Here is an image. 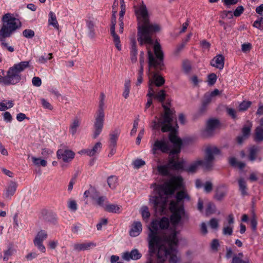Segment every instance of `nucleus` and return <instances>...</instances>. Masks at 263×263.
<instances>
[{
    "mask_svg": "<svg viewBox=\"0 0 263 263\" xmlns=\"http://www.w3.org/2000/svg\"><path fill=\"white\" fill-rule=\"evenodd\" d=\"M176 201H171L170 209L172 213L170 221L172 227L167 230V233L160 234L159 230H165L168 228L170 221L168 218L164 217L161 219H155L152 221L148 228L149 232L147 240L148 247H173L177 245L178 239L177 237V226H182L184 220L188 219V215L185 213L183 204L181 202L183 199L189 200L186 193L183 191L178 192L176 195Z\"/></svg>",
    "mask_w": 263,
    "mask_h": 263,
    "instance_id": "obj_1",
    "label": "nucleus"
},
{
    "mask_svg": "<svg viewBox=\"0 0 263 263\" xmlns=\"http://www.w3.org/2000/svg\"><path fill=\"white\" fill-rule=\"evenodd\" d=\"M182 184V179L179 176H173L163 185H157L153 195L149 197V203L152 204L157 215H162L165 213L168 196L174 193Z\"/></svg>",
    "mask_w": 263,
    "mask_h": 263,
    "instance_id": "obj_2",
    "label": "nucleus"
},
{
    "mask_svg": "<svg viewBox=\"0 0 263 263\" xmlns=\"http://www.w3.org/2000/svg\"><path fill=\"white\" fill-rule=\"evenodd\" d=\"M154 53L147 47L149 82L147 96L149 97L154 95L155 86L160 87L165 82L164 79L156 72L162 70L164 67L163 53L158 43H156L154 45Z\"/></svg>",
    "mask_w": 263,
    "mask_h": 263,
    "instance_id": "obj_3",
    "label": "nucleus"
},
{
    "mask_svg": "<svg viewBox=\"0 0 263 263\" xmlns=\"http://www.w3.org/2000/svg\"><path fill=\"white\" fill-rule=\"evenodd\" d=\"M134 8L138 22V41L141 45L143 44L153 45L152 35L160 30V26L150 22L149 14L143 3Z\"/></svg>",
    "mask_w": 263,
    "mask_h": 263,
    "instance_id": "obj_4",
    "label": "nucleus"
},
{
    "mask_svg": "<svg viewBox=\"0 0 263 263\" xmlns=\"http://www.w3.org/2000/svg\"><path fill=\"white\" fill-rule=\"evenodd\" d=\"M169 139L173 145V148L169 154V161L167 165H160L158 171L160 174L164 176L169 174V168L179 171L183 167V162L179 161L178 154L180 153L182 141L176 135L174 131H172L169 135Z\"/></svg>",
    "mask_w": 263,
    "mask_h": 263,
    "instance_id": "obj_5",
    "label": "nucleus"
},
{
    "mask_svg": "<svg viewBox=\"0 0 263 263\" xmlns=\"http://www.w3.org/2000/svg\"><path fill=\"white\" fill-rule=\"evenodd\" d=\"M219 149L215 146H208L205 149V157L204 160L198 159L189 164L185 165L184 160L183 167L180 170H183L187 173H194L196 172L200 166L206 171H210L214 166L215 156L219 154Z\"/></svg>",
    "mask_w": 263,
    "mask_h": 263,
    "instance_id": "obj_6",
    "label": "nucleus"
},
{
    "mask_svg": "<svg viewBox=\"0 0 263 263\" xmlns=\"http://www.w3.org/2000/svg\"><path fill=\"white\" fill-rule=\"evenodd\" d=\"M2 25L0 29V41L9 37L17 30L21 28L22 23L13 14L7 13L2 18Z\"/></svg>",
    "mask_w": 263,
    "mask_h": 263,
    "instance_id": "obj_7",
    "label": "nucleus"
},
{
    "mask_svg": "<svg viewBox=\"0 0 263 263\" xmlns=\"http://www.w3.org/2000/svg\"><path fill=\"white\" fill-rule=\"evenodd\" d=\"M29 67V61H23L10 67L7 74L1 77V83L6 85H15L21 80V72Z\"/></svg>",
    "mask_w": 263,
    "mask_h": 263,
    "instance_id": "obj_8",
    "label": "nucleus"
},
{
    "mask_svg": "<svg viewBox=\"0 0 263 263\" xmlns=\"http://www.w3.org/2000/svg\"><path fill=\"white\" fill-rule=\"evenodd\" d=\"M152 257L156 256L160 262L168 259L170 263H177L179 260L176 248H149Z\"/></svg>",
    "mask_w": 263,
    "mask_h": 263,
    "instance_id": "obj_9",
    "label": "nucleus"
},
{
    "mask_svg": "<svg viewBox=\"0 0 263 263\" xmlns=\"http://www.w3.org/2000/svg\"><path fill=\"white\" fill-rule=\"evenodd\" d=\"M170 104L164 105L163 107L164 110V114L162 118L159 119L157 121H154V127L157 129L161 127L163 132H166L172 130L171 123L173 120V110H171L168 106Z\"/></svg>",
    "mask_w": 263,
    "mask_h": 263,
    "instance_id": "obj_10",
    "label": "nucleus"
},
{
    "mask_svg": "<svg viewBox=\"0 0 263 263\" xmlns=\"http://www.w3.org/2000/svg\"><path fill=\"white\" fill-rule=\"evenodd\" d=\"M157 151H160L163 153H168L170 151L168 146V142L166 139L157 140L152 145V152L155 155Z\"/></svg>",
    "mask_w": 263,
    "mask_h": 263,
    "instance_id": "obj_11",
    "label": "nucleus"
},
{
    "mask_svg": "<svg viewBox=\"0 0 263 263\" xmlns=\"http://www.w3.org/2000/svg\"><path fill=\"white\" fill-rule=\"evenodd\" d=\"M219 120L216 119H210L208 120L205 128L202 132L204 137H210L213 135L215 130L219 127Z\"/></svg>",
    "mask_w": 263,
    "mask_h": 263,
    "instance_id": "obj_12",
    "label": "nucleus"
},
{
    "mask_svg": "<svg viewBox=\"0 0 263 263\" xmlns=\"http://www.w3.org/2000/svg\"><path fill=\"white\" fill-rule=\"evenodd\" d=\"M104 116L96 115L94 123L95 130L92 138L96 139L100 134L103 127Z\"/></svg>",
    "mask_w": 263,
    "mask_h": 263,
    "instance_id": "obj_13",
    "label": "nucleus"
},
{
    "mask_svg": "<svg viewBox=\"0 0 263 263\" xmlns=\"http://www.w3.org/2000/svg\"><path fill=\"white\" fill-rule=\"evenodd\" d=\"M57 154L58 158L62 159L64 162L71 161L74 156V153L72 151L64 148L59 149Z\"/></svg>",
    "mask_w": 263,
    "mask_h": 263,
    "instance_id": "obj_14",
    "label": "nucleus"
},
{
    "mask_svg": "<svg viewBox=\"0 0 263 263\" xmlns=\"http://www.w3.org/2000/svg\"><path fill=\"white\" fill-rule=\"evenodd\" d=\"M17 187V184L14 181L10 182L4 191V197L10 199L15 194Z\"/></svg>",
    "mask_w": 263,
    "mask_h": 263,
    "instance_id": "obj_15",
    "label": "nucleus"
},
{
    "mask_svg": "<svg viewBox=\"0 0 263 263\" xmlns=\"http://www.w3.org/2000/svg\"><path fill=\"white\" fill-rule=\"evenodd\" d=\"M102 149V143L100 142H97L92 148L83 149L80 152V154H85L87 155L92 157L98 154Z\"/></svg>",
    "mask_w": 263,
    "mask_h": 263,
    "instance_id": "obj_16",
    "label": "nucleus"
},
{
    "mask_svg": "<svg viewBox=\"0 0 263 263\" xmlns=\"http://www.w3.org/2000/svg\"><path fill=\"white\" fill-rule=\"evenodd\" d=\"M224 58L221 54H218L214 57L210 62V65L219 70L224 67Z\"/></svg>",
    "mask_w": 263,
    "mask_h": 263,
    "instance_id": "obj_17",
    "label": "nucleus"
},
{
    "mask_svg": "<svg viewBox=\"0 0 263 263\" xmlns=\"http://www.w3.org/2000/svg\"><path fill=\"white\" fill-rule=\"evenodd\" d=\"M141 254L137 249L133 250L130 252H126L122 253V257L126 261L130 259L138 260L141 257Z\"/></svg>",
    "mask_w": 263,
    "mask_h": 263,
    "instance_id": "obj_18",
    "label": "nucleus"
},
{
    "mask_svg": "<svg viewBox=\"0 0 263 263\" xmlns=\"http://www.w3.org/2000/svg\"><path fill=\"white\" fill-rule=\"evenodd\" d=\"M47 237V232L44 230H41L37 233L35 236L33 242L35 246L37 247H44L43 242Z\"/></svg>",
    "mask_w": 263,
    "mask_h": 263,
    "instance_id": "obj_19",
    "label": "nucleus"
},
{
    "mask_svg": "<svg viewBox=\"0 0 263 263\" xmlns=\"http://www.w3.org/2000/svg\"><path fill=\"white\" fill-rule=\"evenodd\" d=\"M142 224L140 221H134L131 227L129 234L132 237H136L142 231Z\"/></svg>",
    "mask_w": 263,
    "mask_h": 263,
    "instance_id": "obj_20",
    "label": "nucleus"
},
{
    "mask_svg": "<svg viewBox=\"0 0 263 263\" xmlns=\"http://www.w3.org/2000/svg\"><path fill=\"white\" fill-rule=\"evenodd\" d=\"M130 57L132 63H135L137 61V49L136 48V41L134 38L130 40Z\"/></svg>",
    "mask_w": 263,
    "mask_h": 263,
    "instance_id": "obj_21",
    "label": "nucleus"
},
{
    "mask_svg": "<svg viewBox=\"0 0 263 263\" xmlns=\"http://www.w3.org/2000/svg\"><path fill=\"white\" fill-rule=\"evenodd\" d=\"M227 189L224 185H219L217 187L215 195V198L218 200H222L226 195Z\"/></svg>",
    "mask_w": 263,
    "mask_h": 263,
    "instance_id": "obj_22",
    "label": "nucleus"
},
{
    "mask_svg": "<svg viewBox=\"0 0 263 263\" xmlns=\"http://www.w3.org/2000/svg\"><path fill=\"white\" fill-rule=\"evenodd\" d=\"M81 124V120L78 118H74L69 125V133L72 135H74Z\"/></svg>",
    "mask_w": 263,
    "mask_h": 263,
    "instance_id": "obj_23",
    "label": "nucleus"
},
{
    "mask_svg": "<svg viewBox=\"0 0 263 263\" xmlns=\"http://www.w3.org/2000/svg\"><path fill=\"white\" fill-rule=\"evenodd\" d=\"M239 190L242 196L244 197L248 195L247 191V183L243 178H240L238 180Z\"/></svg>",
    "mask_w": 263,
    "mask_h": 263,
    "instance_id": "obj_24",
    "label": "nucleus"
},
{
    "mask_svg": "<svg viewBox=\"0 0 263 263\" xmlns=\"http://www.w3.org/2000/svg\"><path fill=\"white\" fill-rule=\"evenodd\" d=\"M110 33L111 36L113 37V41L115 44L116 48L119 50H121L122 49V46L120 44V37L115 32V28L114 27H110Z\"/></svg>",
    "mask_w": 263,
    "mask_h": 263,
    "instance_id": "obj_25",
    "label": "nucleus"
},
{
    "mask_svg": "<svg viewBox=\"0 0 263 263\" xmlns=\"http://www.w3.org/2000/svg\"><path fill=\"white\" fill-rule=\"evenodd\" d=\"M120 132L118 130H115L110 134L109 147H116L117 141L119 136Z\"/></svg>",
    "mask_w": 263,
    "mask_h": 263,
    "instance_id": "obj_26",
    "label": "nucleus"
},
{
    "mask_svg": "<svg viewBox=\"0 0 263 263\" xmlns=\"http://www.w3.org/2000/svg\"><path fill=\"white\" fill-rule=\"evenodd\" d=\"M104 210L108 212L118 213L120 212V208L114 204H107L104 206Z\"/></svg>",
    "mask_w": 263,
    "mask_h": 263,
    "instance_id": "obj_27",
    "label": "nucleus"
},
{
    "mask_svg": "<svg viewBox=\"0 0 263 263\" xmlns=\"http://www.w3.org/2000/svg\"><path fill=\"white\" fill-rule=\"evenodd\" d=\"M48 23L54 28H58L59 27L55 14L53 12H50L49 14Z\"/></svg>",
    "mask_w": 263,
    "mask_h": 263,
    "instance_id": "obj_28",
    "label": "nucleus"
},
{
    "mask_svg": "<svg viewBox=\"0 0 263 263\" xmlns=\"http://www.w3.org/2000/svg\"><path fill=\"white\" fill-rule=\"evenodd\" d=\"M254 140L256 142H259L263 140V129L258 126L255 129Z\"/></svg>",
    "mask_w": 263,
    "mask_h": 263,
    "instance_id": "obj_29",
    "label": "nucleus"
},
{
    "mask_svg": "<svg viewBox=\"0 0 263 263\" xmlns=\"http://www.w3.org/2000/svg\"><path fill=\"white\" fill-rule=\"evenodd\" d=\"M87 27L88 29V36L91 39H93L95 36V25L94 23L91 21L87 22Z\"/></svg>",
    "mask_w": 263,
    "mask_h": 263,
    "instance_id": "obj_30",
    "label": "nucleus"
},
{
    "mask_svg": "<svg viewBox=\"0 0 263 263\" xmlns=\"http://www.w3.org/2000/svg\"><path fill=\"white\" fill-rule=\"evenodd\" d=\"M259 151V148L257 146L253 145L251 146L249 149V158L251 161H254L256 158V156L257 152Z\"/></svg>",
    "mask_w": 263,
    "mask_h": 263,
    "instance_id": "obj_31",
    "label": "nucleus"
},
{
    "mask_svg": "<svg viewBox=\"0 0 263 263\" xmlns=\"http://www.w3.org/2000/svg\"><path fill=\"white\" fill-rule=\"evenodd\" d=\"M141 214L143 220L147 221L150 216L148 208L146 206H143L140 209Z\"/></svg>",
    "mask_w": 263,
    "mask_h": 263,
    "instance_id": "obj_32",
    "label": "nucleus"
},
{
    "mask_svg": "<svg viewBox=\"0 0 263 263\" xmlns=\"http://www.w3.org/2000/svg\"><path fill=\"white\" fill-rule=\"evenodd\" d=\"M31 159L33 164L36 166L45 167L47 165V162L44 159H41V158H37L35 157H32Z\"/></svg>",
    "mask_w": 263,
    "mask_h": 263,
    "instance_id": "obj_33",
    "label": "nucleus"
},
{
    "mask_svg": "<svg viewBox=\"0 0 263 263\" xmlns=\"http://www.w3.org/2000/svg\"><path fill=\"white\" fill-rule=\"evenodd\" d=\"M231 166L242 170L245 167L246 164L244 162L237 161L234 157H231Z\"/></svg>",
    "mask_w": 263,
    "mask_h": 263,
    "instance_id": "obj_34",
    "label": "nucleus"
},
{
    "mask_svg": "<svg viewBox=\"0 0 263 263\" xmlns=\"http://www.w3.org/2000/svg\"><path fill=\"white\" fill-rule=\"evenodd\" d=\"M130 88V81L129 80H126L124 84V89L123 93V96L125 98L128 97Z\"/></svg>",
    "mask_w": 263,
    "mask_h": 263,
    "instance_id": "obj_35",
    "label": "nucleus"
},
{
    "mask_svg": "<svg viewBox=\"0 0 263 263\" xmlns=\"http://www.w3.org/2000/svg\"><path fill=\"white\" fill-rule=\"evenodd\" d=\"M252 123L248 122V124L245 125L242 129V136L248 138L250 135Z\"/></svg>",
    "mask_w": 263,
    "mask_h": 263,
    "instance_id": "obj_36",
    "label": "nucleus"
},
{
    "mask_svg": "<svg viewBox=\"0 0 263 263\" xmlns=\"http://www.w3.org/2000/svg\"><path fill=\"white\" fill-rule=\"evenodd\" d=\"M96 201V203L97 205L99 206L102 207L104 209V206L107 204H104V203L106 202V198L104 196H100L97 198H94Z\"/></svg>",
    "mask_w": 263,
    "mask_h": 263,
    "instance_id": "obj_37",
    "label": "nucleus"
},
{
    "mask_svg": "<svg viewBox=\"0 0 263 263\" xmlns=\"http://www.w3.org/2000/svg\"><path fill=\"white\" fill-rule=\"evenodd\" d=\"M107 183L110 188H115L117 183V178L115 176H110L108 178Z\"/></svg>",
    "mask_w": 263,
    "mask_h": 263,
    "instance_id": "obj_38",
    "label": "nucleus"
},
{
    "mask_svg": "<svg viewBox=\"0 0 263 263\" xmlns=\"http://www.w3.org/2000/svg\"><path fill=\"white\" fill-rule=\"evenodd\" d=\"M216 211L215 205L209 202L206 207L205 213L206 215H209L214 213Z\"/></svg>",
    "mask_w": 263,
    "mask_h": 263,
    "instance_id": "obj_39",
    "label": "nucleus"
},
{
    "mask_svg": "<svg viewBox=\"0 0 263 263\" xmlns=\"http://www.w3.org/2000/svg\"><path fill=\"white\" fill-rule=\"evenodd\" d=\"M15 251L13 248H9L7 250L4 251V256L3 257L4 260H7L10 256L13 255Z\"/></svg>",
    "mask_w": 263,
    "mask_h": 263,
    "instance_id": "obj_40",
    "label": "nucleus"
},
{
    "mask_svg": "<svg viewBox=\"0 0 263 263\" xmlns=\"http://www.w3.org/2000/svg\"><path fill=\"white\" fill-rule=\"evenodd\" d=\"M217 80V76L214 73H212L208 76V83L209 86L213 85Z\"/></svg>",
    "mask_w": 263,
    "mask_h": 263,
    "instance_id": "obj_41",
    "label": "nucleus"
},
{
    "mask_svg": "<svg viewBox=\"0 0 263 263\" xmlns=\"http://www.w3.org/2000/svg\"><path fill=\"white\" fill-rule=\"evenodd\" d=\"M253 26L257 28L260 30L263 29V17H260L258 18L253 23Z\"/></svg>",
    "mask_w": 263,
    "mask_h": 263,
    "instance_id": "obj_42",
    "label": "nucleus"
},
{
    "mask_svg": "<svg viewBox=\"0 0 263 263\" xmlns=\"http://www.w3.org/2000/svg\"><path fill=\"white\" fill-rule=\"evenodd\" d=\"M213 98L212 97L209 93H206L204 95V100L202 102V106L203 108H205L206 106L212 101Z\"/></svg>",
    "mask_w": 263,
    "mask_h": 263,
    "instance_id": "obj_43",
    "label": "nucleus"
},
{
    "mask_svg": "<svg viewBox=\"0 0 263 263\" xmlns=\"http://www.w3.org/2000/svg\"><path fill=\"white\" fill-rule=\"evenodd\" d=\"M41 104H42V106L44 107V108L47 109H49L50 110L53 109V107L51 105V104L48 101L45 100V99H44V98L41 99Z\"/></svg>",
    "mask_w": 263,
    "mask_h": 263,
    "instance_id": "obj_44",
    "label": "nucleus"
},
{
    "mask_svg": "<svg viewBox=\"0 0 263 263\" xmlns=\"http://www.w3.org/2000/svg\"><path fill=\"white\" fill-rule=\"evenodd\" d=\"M244 8L242 6H238L233 11V15L235 17L240 16L244 12Z\"/></svg>",
    "mask_w": 263,
    "mask_h": 263,
    "instance_id": "obj_45",
    "label": "nucleus"
},
{
    "mask_svg": "<svg viewBox=\"0 0 263 263\" xmlns=\"http://www.w3.org/2000/svg\"><path fill=\"white\" fill-rule=\"evenodd\" d=\"M182 68L184 72L188 73L191 69V65L189 61H184L182 63Z\"/></svg>",
    "mask_w": 263,
    "mask_h": 263,
    "instance_id": "obj_46",
    "label": "nucleus"
},
{
    "mask_svg": "<svg viewBox=\"0 0 263 263\" xmlns=\"http://www.w3.org/2000/svg\"><path fill=\"white\" fill-rule=\"evenodd\" d=\"M23 35L26 38L31 39L34 36V32L31 29H25L23 31Z\"/></svg>",
    "mask_w": 263,
    "mask_h": 263,
    "instance_id": "obj_47",
    "label": "nucleus"
},
{
    "mask_svg": "<svg viewBox=\"0 0 263 263\" xmlns=\"http://www.w3.org/2000/svg\"><path fill=\"white\" fill-rule=\"evenodd\" d=\"M251 102L250 101H243L239 106V109L241 111L246 110L251 105Z\"/></svg>",
    "mask_w": 263,
    "mask_h": 263,
    "instance_id": "obj_48",
    "label": "nucleus"
},
{
    "mask_svg": "<svg viewBox=\"0 0 263 263\" xmlns=\"http://www.w3.org/2000/svg\"><path fill=\"white\" fill-rule=\"evenodd\" d=\"M153 97L158 99L160 102H163L165 99V93L163 90H160L157 94L154 95Z\"/></svg>",
    "mask_w": 263,
    "mask_h": 263,
    "instance_id": "obj_49",
    "label": "nucleus"
},
{
    "mask_svg": "<svg viewBox=\"0 0 263 263\" xmlns=\"http://www.w3.org/2000/svg\"><path fill=\"white\" fill-rule=\"evenodd\" d=\"M52 58V53H49L47 55L45 54L44 55H42L39 58V61L41 63H45L47 60L51 59Z\"/></svg>",
    "mask_w": 263,
    "mask_h": 263,
    "instance_id": "obj_50",
    "label": "nucleus"
},
{
    "mask_svg": "<svg viewBox=\"0 0 263 263\" xmlns=\"http://www.w3.org/2000/svg\"><path fill=\"white\" fill-rule=\"evenodd\" d=\"M104 101L100 100L99 108L96 112V115L104 116Z\"/></svg>",
    "mask_w": 263,
    "mask_h": 263,
    "instance_id": "obj_51",
    "label": "nucleus"
},
{
    "mask_svg": "<svg viewBox=\"0 0 263 263\" xmlns=\"http://www.w3.org/2000/svg\"><path fill=\"white\" fill-rule=\"evenodd\" d=\"M134 168H139L145 164L144 161L142 159H137L133 162Z\"/></svg>",
    "mask_w": 263,
    "mask_h": 263,
    "instance_id": "obj_52",
    "label": "nucleus"
},
{
    "mask_svg": "<svg viewBox=\"0 0 263 263\" xmlns=\"http://www.w3.org/2000/svg\"><path fill=\"white\" fill-rule=\"evenodd\" d=\"M68 208L74 212L77 210V204L74 200H70L68 202Z\"/></svg>",
    "mask_w": 263,
    "mask_h": 263,
    "instance_id": "obj_53",
    "label": "nucleus"
},
{
    "mask_svg": "<svg viewBox=\"0 0 263 263\" xmlns=\"http://www.w3.org/2000/svg\"><path fill=\"white\" fill-rule=\"evenodd\" d=\"M242 254H239L238 256L234 257L233 258V263H249L248 261H243L242 260Z\"/></svg>",
    "mask_w": 263,
    "mask_h": 263,
    "instance_id": "obj_54",
    "label": "nucleus"
},
{
    "mask_svg": "<svg viewBox=\"0 0 263 263\" xmlns=\"http://www.w3.org/2000/svg\"><path fill=\"white\" fill-rule=\"evenodd\" d=\"M32 83L33 86L39 87L42 84V80L39 77H34L32 79Z\"/></svg>",
    "mask_w": 263,
    "mask_h": 263,
    "instance_id": "obj_55",
    "label": "nucleus"
},
{
    "mask_svg": "<svg viewBox=\"0 0 263 263\" xmlns=\"http://www.w3.org/2000/svg\"><path fill=\"white\" fill-rule=\"evenodd\" d=\"M53 153L52 151L48 148H44L42 150V155L45 158H47Z\"/></svg>",
    "mask_w": 263,
    "mask_h": 263,
    "instance_id": "obj_56",
    "label": "nucleus"
},
{
    "mask_svg": "<svg viewBox=\"0 0 263 263\" xmlns=\"http://www.w3.org/2000/svg\"><path fill=\"white\" fill-rule=\"evenodd\" d=\"M5 39H4L3 41H0L2 42L1 43L2 47L3 48L5 47V48H7V50L11 52H13L14 51V48L12 46H9L8 44L5 42Z\"/></svg>",
    "mask_w": 263,
    "mask_h": 263,
    "instance_id": "obj_57",
    "label": "nucleus"
},
{
    "mask_svg": "<svg viewBox=\"0 0 263 263\" xmlns=\"http://www.w3.org/2000/svg\"><path fill=\"white\" fill-rule=\"evenodd\" d=\"M210 227L213 229H216L218 227V220L216 218H212L209 222Z\"/></svg>",
    "mask_w": 263,
    "mask_h": 263,
    "instance_id": "obj_58",
    "label": "nucleus"
},
{
    "mask_svg": "<svg viewBox=\"0 0 263 263\" xmlns=\"http://www.w3.org/2000/svg\"><path fill=\"white\" fill-rule=\"evenodd\" d=\"M212 184L210 181H207L204 185V190L206 193L210 192L212 190Z\"/></svg>",
    "mask_w": 263,
    "mask_h": 263,
    "instance_id": "obj_59",
    "label": "nucleus"
},
{
    "mask_svg": "<svg viewBox=\"0 0 263 263\" xmlns=\"http://www.w3.org/2000/svg\"><path fill=\"white\" fill-rule=\"evenodd\" d=\"M76 182V177H73L70 179V180L69 182V184L68 185V189H67V190L69 192H70L72 191V190L73 189V186L75 184Z\"/></svg>",
    "mask_w": 263,
    "mask_h": 263,
    "instance_id": "obj_60",
    "label": "nucleus"
},
{
    "mask_svg": "<svg viewBox=\"0 0 263 263\" xmlns=\"http://www.w3.org/2000/svg\"><path fill=\"white\" fill-rule=\"evenodd\" d=\"M107 223V219L106 218H102L100 220V222L97 224V228L98 230L102 229V226L106 225Z\"/></svg>",
    "mask_w": 263,
    "mask_h": 263,
    "instance_id": "obj_61",
    "label": "nucleus"
},
{
    "mask_svg": "<svg viewBox=\"0 0 263 263\" xmlns=\"http://www.w3.org/2000/svg\"><path fill=\"white\" fill-rule=\"evenodd\" d=\"M251 48V45L250 43L243 44L241 45V50L243 52H249Z\"/></svg>",
    "mask_w": 263,
    "mask_h": 263,
    "instance_id": "obj_62",
    "label": "nucleus"
},
{
    "mask_svg": "<svg viewBox=\"0 0 263 263\" xmlns=\"http://www.w3.org/2000/svg\"><path fill=\"white\" fill-rule=\"evenodd\" d=\"M250 223L251 227L253 230H255L256 226H257V221L254 216H253L252 217H251Z\"/></svg>",
    "mask_w": 263,
    "mask_h": 263,
    "instance_id": "obj_63",
    "label": "nucleus"
},
{
    "mask_svg": "<svg viewBox=\"0 0 263 263\" xmlns=\"http://www.w3.org/2000/svg\"><path fill=\"white\" fill-rule=\"evenodd\" d=\"M4 120L7 122H10L12 121V116L9 112H5L4 114Z\"/></svg>",
    "mask_w": 263,
    "mask_h": 263,
    "instance_id": "obj_64",
    "label": "nucleus"
}]
</instances>
